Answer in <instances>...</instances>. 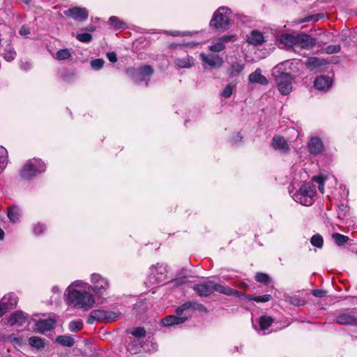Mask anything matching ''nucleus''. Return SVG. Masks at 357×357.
Listing matches in <instances>:
<instances>
[{"mask_svg": "<svg viewBox=\"0 0 357 357\" xmlns=\"http://www.w3.org/2000/svg\"><path fill=\"white\" fill-rule=\"evenodd\" d=\"M92 286L82 280L73 282L66 289L64 296L66 303L72 307L87 311L95 303L91 294Z\"/></svg>", "mask_w": 357, "mask_h": 357, "instance_id": "nucleus-1", "label": "nucleus"}, {"mask_svg": "<svg viewBox=\"0 0 357 357\" xmlns=\"http://www.w3.org/2000/svg\"><path fill=\"white\" fill-rule=\"evenodd\" d=\"M206 312V307L196 301H188L178 306L176 310V315H169L162 320L165 326H172L185 322L194 311Z\"/></svg>", "mask_w": 357, "mask_h": 357, "instance_id": "nucleus-2", "label": "nucleus"}, {"mask_svg": "<svg viewBox=\"0 0 357 357\" xmlns=\"http://www.w3.org/2000/svg\"><path fill=\"white\" fill-rule=\"evenodd\" d=\"M192 289L199 296H208L214 291L225 294L227 296H234L241 297L243 295V292L234 289L229 287L216 284L213 281L207 280L204 282L195 284Z\"/></svg>", "mask_w": 357, "mask_h": 357, "instance_id": "nucleus-3", "label": "nucleus"}, {"mask_svg": "<svg viewBox=\"0 0 357 357\" xmlns=\"http://www.w3.org/2000/svg\"><path fill=\"white\" fill-rule=\"evenodd\" d=\"M289 63L288 61L277 65L273 72V75L277 83L279 91L282 95H288L292 90L293 77L289 73H283L282 66Z\"/></svg>", "mask_w": 357, "mask_h": 357, "instance_id": "nucleus-4", "label": "nucleus"}, {"mask_svg": "<svg viewBox=\"0 0 357 357\" xmlns=\"http://www.w3.org/2000/svg\"><path fill=\"white\" fill-rule=\"evenodd\" d=\"M126 73L137 84L144 83L146 86H148L149 82L154 73V69L150 65H144L138 68H129L127 69Z\"/></svg>", "mask_w": 357, "mask_h": 357, "instance_id": "nucleus-5", "label": "nucleus"}, {"mask_svg": "<svg viewBox=\"0 0 357 357\" xmlns=\"http://www.w3.org/2000/svg\"><path fill=\"white\" fill-rule=\"evenodd\" d=\"M316 194L315 186L310 183H305L291 197L294 201L301 205L309 206L314 203Z\"/></svg>", "mask_w": 357, "mask_h": 357, "instance_id": "nucleus-6", "label": "nucleus"}, {"mask_svg": "<svg viewBox=\"0 0 357 357\" xmlns=\"http://www.w3.org/2000/svg\"><path fill=\"white\" fill-rule=\"evenodd\" d=\"M232 15L231 9L228 7L220 6L213 13L210 22V26L215 29H227L230 24Z\"/></svg>", "mask_w": 357, "mask_h": 357, "instance_id": "nucleus-7", "label": "nucleus"}, {"mask_svg": "<svg viewBox=\"0 0 357 357\" xmlns=\"http://www.w3.org/2000/svg\"><path fill=\"white\" fill-rule=\"evenodd\" d=\"M45 164L39 159H32L26 162L20 170V176L26 180H29L38 174L45 171Z\"/></svg>", "mask_w": 357, "mask_h": 357, "instance_id": "nucleus-8", "label": "nucleus"}, {"mask_svg": "<svg viewBox=\"0 0 357 357\" xmlns=\"http://www.w3.org/2000/svg\"><path fill=\"white\" fill-rule=\"evenodd\" d=\"M119 310H93L91 312L87 323L93 324L95 321L109 323L116 321L121 316Z\"/></svg>", "mask_w": 357, "mask_h": 357, "instance_id": "nucleus-9", "label": "nucleus"}, {"mask_svg": "<svg viewBox=\"0 0 357 357\" xmlns=\"http://www.w3.org/2000/svg\"><path fill=\"white\" fill-rule=\"evenodd\" d=\"M167 268L162 264H158L152 266L150 268V274L148 280L149 282L153 284L160 283L164 281L166 278Z\"/></svg>", "mask_w": 357, "mask_h": 357, "instance_id": "nucleus-10", "label": "nucleus"}, {"mask_svg": "<svg viewBox=\"0 0 357 357\" xmlns=\"http://www.w3.org/2000/svg\"><path fill=\"white\" fill-rule=\"evenodd\" d=\"M91 282L93 284L92 290L98 296L102 295L109 286L108 280L97 273L91 275Z\"/></svg>", "mask_w": 357, "mask_h": 357, "instance_id": "nucleus-11", "label": "nucleus"}, {"mask_svg": "<svg viewBox=\"0 0 357 357\" xmlns=\"http://www.w3.org/2000/svg\"><path fill=\"white\" fill-rule=\"evenodd\" d=\"M63 15L76 21L83 22L88 18V10L84 8L73 7L63 11Z\"/></svg>", "mask_w": 357, "mask_h": 357, "instance_id": "nucleus-12", "label": "nucleus"}, {"mask_svg": "<svg viewBox=\"0 0 357 357\" xmlns=\"http://www.w3.org/2000/svg\"><path fill=\"white\" fill-rule=\"evenodd\" d=\"M235 35L222 36L218 38L208 48L211 52H219L225 48V45L229 42L236 40Z\"/></svg>", "mask_w": 357, "mask_h": 357, "instance_id": "nucleus-13", "label": "nucleus"}, {"mask_svg": "<svg viewBox=\"0 0 357 357\" xmlns=\"http://www.w3.org/2000/svg\"><path fill=\"white\" fill-rule=\"evenodd\" d=\"M333 84L332 79L327 75H320L316 77L314 82V86L321 91H327Z\"/></svg>", "mask_w": 357, "mask_h": 357, "instance_id": "nucleus-14", "label": "nucleus"}, {"mask_svg": "<svg viewBox=\"0 0 357 357\" xmlns=\"http://www.w3.org/2000/svg\"><path fill=\"white\" fill-rule=\"evenodd\" d=\"M28 320V315L22 311L13 312L9 319L8 324L11 326H22Z\"/></svg>", "mask_w": 357, "mask_h": 357, "instance_id": "nucleus-15", "label": "nucleus"}, {"mask_svg": "<svg viewBox=\"0 0 357 357\" xmlns=\"http://www.w3.org/2000/svg\"><path fill=\"white\" fill-rule=\"evenodd\" d=\"M314 45L315 40L310 36L304 33H296V46L310 49L313 47Z\"/></svg>", "mask_w": 357, "mask_h": 357, "instance_id": "nucleus-16", "label": "nucleus"}, {"mask_svg": "<svg viewBox=\"0 0 357 357\" xmlns=\"http://www.w3.org/2000/svg\"><path fill=\"white\" fill-rule=\"evenodd\" d=\"M245 67V63L241 59L236 60L230 63L227 69V74L231 77H236L240 75Z\"/></svg>", "mask_w": 357, "mask_h": 357, "instance_id": "nucleus-17", "label": "nucleus"}, {"mask_svg": "<svg viewBox=\"0 0 357 357\" xmlns=\"http://www.w3.org/2000/svg\"><path fill=\"white\" fill-rule=\"evenodd\" d=\"M272 146L282 153H287L289 151L290 147L284 138L280 135L274 136L272 139Z\"/></svg>", "mask_w": 357, "mask_h": 357, "instance_id": "nucleus-18", "label": "nucleus"}, {"mask_svg": "<svg viewBox=\"0 0 357 357\" xmlns=\"http://www.w3.org/2000/svg\"><path fill=\"white\" fill-rule=\"evenodd\" d=\"M55 323L56 320L52 318L40 319L36 323V329L40 333H45L54 328Z\"/></svg>", "mask_w": 357, "mask_h": 357, "instance_id": "nucleus-19", "label": "nucleus"}, {"mask_svg": "<svg viewBox=\"0 0 357 357\" xmlns=\"http://www.w3.org/2000/svg\"><path fill=\"white\" fill-rule=\"evenodd\" d=\"M202 61L207 63L210 66L215 68H220L223 64V59L217 54H208L206 55L202 54L200 55Z\"/></svg>", "mask_w": 357, "mask_h": 357, "instance_id": "nucleus-20", "label": "nucleus"}, {"mask_svg": "<svg viewBox=\"0 0 357 357\" xmlns=\"http://www.w3.org/2000/svg\"><path fill=\"white\" fill-rule=\"evenodd\" d=\"M308 149L311 154L317 155L322 152L324 145L321 140L317 137H313L308 142Z\"/></svg>", "mask_w": 357, "mask_h": 357, "instance_id": "nucleus-21", "label": "nucleus"}, {"mask_svg": "<svg viewBox=\"0 0 357 357\" xmlns=\"http://www.w3.org/2000/svg\"><path fill=\"white\" fill-rule=\"evenodd\" d=\"M174 63L178 68H189L195 65V59L192 56L186 55L184 57L175 58Z\"/></svg>", "mask_w": 357, "mask_h": 357, "instance_id": "nucleus-22", "label": "nucleus"}, {"mask_svg": "<svg viewBox=\"0 0 357 357\" xmlns=\"http://www.w3.org/2000/svg\"><path fill=\"white\" fill-rule=\"evenodd\" d=\"M247 41L249 44L253 45H260L264 42V37L261 31L252 30L250 34L247 36Z\"/></svg>", "mask_w": 357, "mask_h": 357, "instance_id": "nucleus-23", "label": "nucleus"}, {"mask_svg": "<svg viewBox=\"0 0 357 357\" xmlns=\"http://www.w3.org/2000/svg\"><path fill=\"white\" fill-rule=\"evenodd\" d=\"M248 79L251 83H257L264 86L268 84V80L266 77L261 75L260 68H257L255 72L250 74Z\"/></svg>", "mask_w": 357, "mask_h": 357, "instance_id": "nucleus-24", "label": "nucleus"}, {"mask_svg": "<svg viewBox=\"0 0 357 357\" xmlns=\"http://www.w3.org/2000/svg\"><path fill=\"white\" fill-rule=\"evenodd\" d=\"M335 320L338 324L342 325L357 326V317L348 313H343L338 315Z\"/></svg>", "mask_w": 357, "mask_h": 357, "instance_id": "nucleus-25", "label": "nucleus"}, {"mask_svg": "<svg viewBox=\"0 0 357 357\" xmlns=\"http://www.w3.org/2000/svg\"><path fill=\"white\" fill-rule=\"evenodd\" d=\"M326 63L325 59L317 57H310L306 62L307 68L311 70H316L317 68L325 65Z\"/></svg>", "mask_w": 357, "mask_h": 357, "instance_id": "nucleus-26", "label": "nucleus"}, {"mask_svg": "<svg viewBox=\"0 0 357 357\" xmlns=\"http://www.w3.org/2000/svg\"><path fill=\"white\" fill-rule=\"evenodd\" d=\"M7 215L11 222H16L21 215V211L17 206H10L8 208Z\"/></svg>", "mask_w": 357, "mask_h": 357, "instance_id": "nucleus-27", "label": "nucleus"}, {"mask_svg": "<svg viewBox=\"0 0 357 357\" xmlns=\"http://www.w3.org/2000/svg\"><path fill=\"white\" fill-rule=\"evenodd\" d=\"M280 42L287 47H296V34H283L280 37Z\"/></svg>", "mask_w": 357, "mask_h": 357, "instance_id": "nucleus-28", "label": "nucleus"}, {"mask_svg": "<svg viewBox=\"0 0 357 357\" xmlns=\"http://www.w3.org/2000/svg\"><path fill=\"white\" fill-rule=\"evenodd\" d=\"M56 342L63 347H71L75 341L73 337L68 335H59L56 338Z\"/></svg>", "mask_w": 357, "mask_h": 357, "instance_id": "nucleus-29", "label": "nucleus"}, {"mask_svg": "<svg viewBox=\"0 0 357 357\" xmlns=\"http://www.w3.org/2000/svg\"><path fill=\"white\" fill-rule=\"evenodd\" d=\"M29 344L32 347H34L37 349H42L45 347L44 340L40 337L32 336L30 337L28 340Z\"/></svg>", "mask_w": 357, "mask_h": 357, "instance_id": "nucleus-30", "label": "nucleus"}, {"mask_svg": "<svg viewBox=\"0 0 357 357\" xmlns=\"http://www.w3.org/2000/svg\"><path fill=\"white\" fill-rule=\"evenodd\" d=\"M3 303H6L8 308L15 307L17 303V297L14 293H8L3 298Z\"/></svg>", "mask_w": 357, "mask_h": 357, "instance_id": "nucleus-31", "label": "nucleus"}, {"mask_svg": "<svg viewBox=\"0 0 357 357\" xmlns=\"http://www.w3.org/2000/svg\"><path fill=\"white\" fill-rule=\"evenodd\" d=\"M273 319L268 316H261L259 320V324L261 331H266L273 323Z\"/></svg>", "mask_w": 357, "mask_h": 357, "instance_id": "nucleus-32", "label": "nucleus"}, {"mask_svg": "<svg viewBox=\"0 0 357 357\" xmlns=\"http://www.w3.org/2000/svg\"><path fill=\"white\" fill-rule=\"evenodd\" d=\"M8 162V152L7 150L0 146V174L2 172L3 169L6 167Z\"/></svg>", "mask_w": 357, "mask_h": 357, "instance_id": "nucleus-33", "label": "nucleus"}, {"mask_svg": "<svg viewBox=\"0 0 357 357\" xmlns=\"http://www.w3.org/2000/svg\"><path fill=\"white\" fill-rule=\"evenodd\" d=\"M109 23L111 26H112L114 29L119 30L121 29H124L126 26V23L121 21L119 18L116 16H112L109 19Z\"/></svg>", "mask_w": 357, "mask_h": 357, "instance_id": "nucleus-34", "label": "nucleus"}, {"mask_svg": "<svg viewBox=\"0 0 357 357\" xmlns=\"http://www.w3.org/2000/svg\"><path fill=\"white\" fill-rule=\"evenodd\" d=\"M243 296H246V298L250 301H255L257 303H266L271 300V296L270 294H264L262 296H254L252 295H245L243 294ZM243 296V295L241 296Z\"/></svg>", "mask_w": 357, "mask_h": 357, "instance_id": "nucleus-35", "label": "nucleus"}, {"mask_svg": "<svg viewBox=\"0 0 357 357\" xmlns=\"http://www.w3.org/2000/svg\"><path fill=\"white\" fill-rule=\"evenodd\" d=\"M236 84L234 82H229L223 89L221 96L225 98H229L233 93V90L236 88Z\"/></svg>", "mask_w": 357, "mask_h": 357, "instance_id": "nucleus-36", "label": "nucleus"}, {"mask_svg": "<svg viewBox=\"0 0 357 357\" xmlns=\"http://www.w3.org/2000/svg\"><path fill=\"white\" fill-rule=\"evenodd\" d=\"M332 237L337 245H342L349 241L348 236L339 233H334Z\"/></svg>", "mask_w": 357, "mask_h": 357, "instance_id": "nucleus-37", "label": "nucleus"}, {"mask_svg": "<svg viewBox=\"0 0 357 357\" xmlns=\"http://www.w3.org/2000/svg\"><path fill=\"white\" fill-rule=\"evenodd\" d=\"M310 243L313 246L318 248H321L323 246L324 240L320 234H315L311 237Z\"/></svg>", "mask_w": 357, "mask_h": 357, "instance_id": "nucleus-38", "label": "nucleus"}, {"mask_svg": "<svg viewBox=\"0 0 357 357\" xmlns=\"http://www.w3.org/2000/svg\"><path fill=\"white\" fill-rule=\"evenodd\" d=\"M83 322L81 321H73L69 323L68 328L71 332H77L82 330Z\"/></svg>", "mask_w": 357, "mask_h": 357, "instance_id": "nucleus-39", "label": "nucleus"}, {"mask_svg": "<svg viewBox=\"0 0 357 357\" xmlns=\"http://www.w3.org/2000/svg\"><path fill=\"white\" fill-rule=\"evenodd\" d=\"M71 56L70 51L68 49L60 50L56 52V58L58 60H66Z\"/></svg>", "mask_w": 357, "mask_h": 357, "instance_id": "nucleus-40", "label": "nucleus"}, {"mask_svg": "<svg viewBox=\"0 0 357 357\" xmlns=\"http://www.w3.org/2000/svg\"><path fill=\"white\" fill-rule=\"evenodd\" d=\"M104 63H105V61L103 59H97L92 60L91 61V66L93 70H98L103 67Z\"/></svg>", "mask_w": 357, "mask_h": 357, "instance_id": "nucleus-41", "label": "nucleus"}, {"mask_svg": "<svg viewBox=\"0 0 357 357\" xmlns=\"http://www.w3.org/2000/svg\"><path fill=\"white\" fill-rule=\"evenodd\" d=\"M76 38L82 43H89L92 40V36L88 33H78Z\"/></svg>", "mask_w": 357, "mask_h": 357, "instance_id": "nucleus-42", "label": "nucleus"}, {"mask_svg": "<svg viewBox=\"0 0 357 357\" xmlns=\"http://www.w3.org/2000/svg\"><path fill=\"white\" fill-rule=\"evenodd\" d=\"M341 47L340 45H328L325 48V52L327 54H334L337 53L340 51Z\"/></svg>", "mask_w": 357, "mask_h": 357, "instance_id": "nucleus-43", "label": "nucleus"}, {"mask_svg": "<svg viewBox=\"0 0 357 357\" xmlns=\"http://www.w3.org/2000/svg\"><path fill=\"white\" fill-rule=\"evenodd\" d=\"M312 180L318 184L319 190L324 193V179L322 176H314Z\"/></svg>", "mask_w": 357, "mask_h": 357, "instance_id": "nucleus-44", "label": "nucleus"}, {"mask_svg": "<svg viewBox=\"0 0 357 357\" xmlns=\"http://www.w3.org/2000/svg\"><path fill=\"white\" fill-rule=\"evenodd\" d=\"M131 334L136 337H143L146 336V331L144 328L137 327L131 332Z\"/></svg>", "mask_w": 357, "mask_h": 357, "instance_id": "nucleus-45", "label": "nucleus"}, {"mask_svg": "<svg viewBox=\"0 0 357 357\" xmlns=\"http://www.w3.org/2000/svg\"><path fill=\"white\" fill-rule=\"evenodd\" d=\"M255 280L259 282L267 283L269 280V277L266 273H258L255 275Z\"/></svg>", "mask_w": 357, "mask_h": 357, "instance_id": "nucleus-46", "label": "nucleus"}, {"mask_svg": "<svg viewBox=\"0 0 357 357\" xmlns=\"http://www.w3.org/2000/svg\"><path fill=\"white\" fill-rule=\"evenodd\" d=\"M46 227L43 224L41 223H37L33 226V231L35 235H40L45 230Z\"/></svg>", "mask_w": 357, "mask_h": 357, "instance_id": "nucleus-47", "label": "nucleus"}, {"mask_svg": "<svg viewBox=\"0 0 357 357\" xmlns=\"http://www.w3.org/2000/svg\"><path fill=\"white\" fill-rule=\"evenodd\" d=\"M289 303L296 306H301L304 305L305 301L300 297L293 296L289 298Z\"/></svg>", "mask_w": 357, "mask_h": 357, "instance_id": "nucleus-48", "label": "nucleus"}, {"mask_svg": "<svg viewBox=\"0 0 357 357\" xmlns=\"http://www.w3.org/2000/svg\"><path fill=\"white\" fill-rule=\"evenodd\" d=\"M186 282V277H180L172 280L170 283L172 286H180Z\"/></svg>", "mask_w": 357, "mask_h": 357, "instance_id": "nucleus-49", "label": "nucleus"}, {"mask_svg": "<svg viewBox=\"0 0 357 357\" xmlns=\"http://www.w3.org/2000/svg\"><path fill=\"white\" fill-rule=\"evenodd\" d=\"M16 56V53L13 50H10L5 52L3 57L7 61H13Z\"/></svg>", "mask_w": 357, "mask_h": 357, "instance_id": "nucleus-50", "label": "nucleus"}, {"mask_svg": "<svg viewBox=\"0 0 357 357\" xmlns=\"http://www.w3.org/2000/svg\"><path fill=\"white\" fill-rule=\"evenodd\" d=\"M310 21L318 22L319 20H317V17H316L315 15H310L305 18L299 20L297 22V23L301 24V23L307 22H310Z\"/></svg>", "mask_w": 357, "mask_h": 357, "instance_id": "nucleus-51", "label": "nucleus"}, {"mask_svg": "<svg viewBox=\"0 0 357 357\" xmlns=\"http://www.w3.org/2000/svg\"><path fill=\"white\" fill-rule=\"evenodd\" d=\"M242 139V136L240 135V133L236 132L233 135L231 139V142L233 144H238L239 143Z\"/></svg>", "mask_w": 357, "mask_h": 357, "instance_id": "nucleus-52", "label": "nucleus"}, {"mask_svg": "<svg viewBox=\"0 0 357 357\" xmlns=\"http://www.w3.org/2000/svg\"><path fill=\"white\" fill-rule=\"evenodd\" d=\"M326 292L321 289H314L312 291V295L315 297L321 298L326 295Z\"/></svg>", "mask_w": 357, "mask_h": 357, "instance_id": "nucleus-53", "label": "nucleus"}, {"mask_svg": "<svg viewBox=\"0 0 357 357\" xmlns=\"http://www.w3.org/2000/svg\"><path fill=\"white\" fill-rule=\"evenodd\" d=\"M107 58L112 63H115L117 61L116 54L114 52H110L107 54Z\"/></svg>", "mask_w": 357, "mask_h": 357, "instance_id": "nucleus-54", "label": "nucleus"}, {"mask_svg": "<svg viewBox=\"0 0 357 357\" xmlns=\"http://www.w3.org/2000/svg\"><path fill=\"white\" fill-rule=\"evenodd\" d=\"M8 307L6 303H0V317L3 316L7 312Z\"/></svg>", "mask_w": 357, "mask_h": 357, "instance_id": "nucleus-55", "label": "nucleus"}, {"mask_svg": "<svg viewBox=\"0 0 357 357\" xmlns=\"http://www.w3.org/2000/svg\"><path fill=\"white\" fill-rule=\"evenodd\" d=\"M19 33L21 36H26L30 33V30L27 26H22L20 29Z\"/></svg>", "mask_w": 357, "mask_h": 357, "instance_id": "nucleus-56", "label": "nucleus"}, {"mask_svg": "<svg viewBox=\"0 0 357 357\" xmlns=\"http://www.w3.org/2000/svg\"><path fill=\"white\" fill-rule=\"evenodd\" d=\"M168 33L173 36H183V34H181V33L178 31H168Z\"/></svg>", "mask_w": 357, "mask_h": 357, "instance_id": "nucleus-57", "label": "nucleus"}, {"mask_svg": "<svg viewBox=\"0 0 357 357\" xmlns=\"http://www.w3.org/2000/svg\"><path fill=\"white\" fill-rule=\"evenodd\" d=\"M52 292H54V294H59L60 293V290H59V287L57 286H54L52 287Z\"/></svg>", "mask_w": 357, "mask_h": 357, "instance_id": "nucleus-58", "label": "nucleus"}, {"mask_svg": "<svg viewBox=\"0 0 357 357\" xmlns=\"http://www.w3.org/2000/svg\"><path fill=\"white\" fill-rule=\"evenodd\" d=\"M314 15L317 17L318 20H321V19H323L324 17V13H317V14H314Z\"/></svg>", "mask_w": 357, "mask_h": 357, "instance_id": "nucleus-59", "label": "nucleus"}, {"mask_svg": "<svg viewBox=\"0 0 357 357\" xmlns=\"http://www.w3.org/2000/svg\"><path fill=\"white\" fill-rule=\"evenodd\" d=\"M29 66H30V64H29L28 62H26V63H24H24H22V66H22V68H24V70H26V69H28V68H29Z\"/></svg>", "mask_w": 357, "mask_h": 357, "instance_id": "nucleus-60", "label": "nucleus"}, {"mask_svg": "<svg viewBox=\"0 0 357 357\" xmlns=\"http://www.w3.org/2000/svg\"><path fill=\"white\" fill-rule=\"evenodd\" d=\"M3 237H4V231H3L2 229L0 228V241L3 240Z\"/></svg>", "mask_w": 357, "mask_h": 357, "instance_id": "nucleus-61", "label": "nucleus"}, {"mask_svg": "<svg viewBox=\"0 0 357 357\" xmlns=\"http://www.w3.org/2000/svg\"><path fill=\"white\" fill-rule=\"evenodd\" d=\"M12 342H15V343H17L19 344L20 343V340L17 337H14L13 340H12Z\"/></svg>", "mask_w": 357, "mask_h": 357, "instance_id": "nucleus-62", "label": "nucleus"}, {"mask_svg": "<svg viewBox=\"0 0 357 357\" xmlns=\"http://www.w3.org/2000/svg\"><path fill=\"white\" fill-rule=\"evenodd\" d=\"M347 206H344L343 204L340 206V208L342 211H344L346 209Z\"/></svg>", "mask_w": 357, "mask_h": 357, "instance_id": "nucleus-63", "label": "nucleus"}, {"mask_svg": "<svg viewBox=\"0 0 357 357\" xmlns=\"http://www.w3.org/2000/svg\"><path fill=\"white\" fill-rule=\"evenodd\" d=\"M86 29L88 30V31H93L95 30V29L93 26H91L90 28H87Z\"/></svg>", "mask_w": 357, "mask_h": 357, "instance_id": "nucleus-64", "label": "nucleus"}]
</instances>
